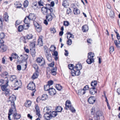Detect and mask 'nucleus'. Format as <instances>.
Listing matches in <instances>:
<instances>
[{"instance_id":"f257e3e1","label":"nucleus","mask_w":120,"mask_h":120,"mask_svg":"<svg viewBox=\"0 0 120 120\" xmlns=\"http://www.w3.org/2000/svg\"><path fill=\"white\" fill-rule=\"evenodd\" d=\"M48 10H49L50 12H52V1H51L50 4H47L46 5V7H43L41 9V11L43 14L46 15L48 13Z\"/></svg>"},{"instance_id":"f03ea898","label":"nucleus","mask_w":120,"mask_h":120,"mask_svg":"<svg viewBox=\"0 0 120 120\" xmlns=\"http://www.w3.org/2000/svg\"><path fill=\"white\" fill-rule=\"evenodd\" d=\"M44 111L45 112L44 114V117L45 120H50L52 118V112L49 111V109L47 107H45L44 109Z\"/></svg>"},{"instance_id":"7ed1b4c3","label":"nucleus","mask_w":120,"mask_h":120,"mask_svg":"<svg viewBox=\"0 0 120 120\" xmlns=\"http://www.w3.org/2000/svg\"><path fill=\"white\" fill-rule=\"evenodd\" d=\"M16 97L13 94L9 98V101L11 102V105L12 106V107L15 110L16 109L14 101L16 100Z\"/></svg>"},{"instance_id":"20e7f679","label":"nucleus","mask_w":120,"mask_h":120,"mask_svg":"<svg viewBox=\"0 0 120 120\" xmlns=\"http://www.w3.org/2000/svg\"><path fill=\"white\" fill-rule=\"evenodd\" d=\"M49 67L47 70V74L48 75H52V62L48 64Z\"/></svg>"},{"instance_id":"39448f33","label":"nucleus","mask_w":120,"mask_h":120,"mask_svg":"<svg viewBox=\"0 0 120 120\" xmlns=\"http://www.w3.org/2000/svg\"><path fill=\"white\" fill-rule=\"evenodd\" d=\"M28 57V55H21L18 60V62H22L26 61Z\"/></svg>"},{"instance_id":"423d86ee","label":"nucleus","mask_w":120,"mask_h":120,"mask_svg":"<svg viewBox=\"0 0 120 120\" xmlns=\"http://www.w3.org/2000/svg\"><path fill=\"white\" fill-rule=\"evenodd\" d=\"M44 89L45 90L48 91L50 95H52V86L50 88L47 84L44 86Z\"/></svg>"},{"instance_id":"0eeeda50","label":"nucleus","mask_w":120,"mask_h":120,"mask_svg":"<svg viewBox=\"0 0 120 120\" xmlns=\"http://www.w3.org/2000/svg\"><path fill=\"white\" fill-rule=\"evenodd\" d=\"M37 61L39 65L41 66L44 65L45 64L44 59L42 57L38 58L37 59Z\"/></svg>"},{"instance_id":"6e6552de","label":"nucleus","mask_w":120,"mask_h":120,"mask_svg":"<svg viewBox=\"0 0 120 120\" xmlns=\"http://www.w3.org/2000/svg\"><path fill=\"white\" fill-rule=\"evenodd\" d=\"M35 108L36 110V114L39 117L41 118V115L40 114V109L38 106L36 105L35 106Z\"/></svg>"},{"instance_id":"1a4fd4ad","label":"nucleus","mask_w":120,"mask_h":120,"mask_svg":"<svg viewBox=\"0 0 120 120\" xmlns=\"http://www.w3.org/2000/svg\"><path fill=\"white\" fill-rule=\"evenodd\" d=\"M27 87L28 89L32 90H35V85L33 82L30 83L27 86Z\"/></svg>"},{"instance_id":"9d476101","label":"nucleus","mask_w":120,"mask_h":120,"mask_svg":"<svg viewBox=\"0 0 120 120\" xmlns=\"http://www.w3.org/2000/svg\"><path fill=\"white\" fill-rule=\"evenodd\" d=\"M33 23L38 32H40L41 30V26L38 23L35 21H33Z\"/></svg>"},{"instance_id":"9b49d317","label":"nucleus","mask_w":120,"mask_h":120,"mask_svg":"<svg viewBox=\"0 0 120 120\" xmlns=\"http://www.w3.org/2000/svg\"><path fill=\"white\" fill-rule=\"evenodd\" d=\"M27 17L29 20L33 21L35 20L36 18L35 14L32 13H30Z\"/></svg>"},{"instance_id":"f8f14e48","label":"nucleus","mask_w":120,"mask_h":120,"mask_svg":"<svg viewBox=\"0 0 120 120\" xmlns=\"http://www.w3.org/2000/svg\"><path fill=\"white\" fill-rule=\"evenodd\" d=\"M71 74L72 76H74L75 75H79L80 74V71L78 70L75 71L74 70H72L71 71Z\"/></svg>"},{"instance_id":"ddd939ff","label":"nucleus","mask_w":120,"mask_h":120,"mask_svg":"<svg viewBox=\"0 0 120 120\" xmlns=\"http://www.w3.org/2000/svg\"><path fill=\"white\" fill-rule=\"evenodd\" d=\"M96 116L94 117L95 119L98 120L100 119V116L103 115V113L100 111H98L96 112Z\"/></svg>"},{"instance_id":"4468645a","label":"nucleus","mask_w":120,"mask_h":120,"mask_svg":"<svg viewBox=\"0 0 120 120\" xmlns=\"http://www.w3.org/2000/svg\"><path fill=\"white\" fill-rule=\"evenodd\" d=\"M27 16H26V17L25 18L24 22L25 23L26 26V29H28L29 27V25L28 24L29 22L30 21V20H29Z\"/></svg>"},{"instance_id":"2eb2a0df","label":"nucleus","mask_w":120,"mask_h":120,"mask_svg":"<svg viewBox=\"0 0 120 120\" xmlns=\"http://www.w3.org/2000/svg\"><path fill=\"white\" fill-rule=\"evenodd\" d=\"M13 117L12 118L13 119L18 120L20 118L21 115L20 114H17L16 112L13 114Z\"/></svg>"},{"instance_id":"dca6fc26","label":"nucleus","mask_w":120,"mask_h":120,"mask_svg":"<svg viewBox=\"0 0 120 120\" xmlns=\"http://www.w3.org/2000/svg\"><path fill=\"white\" fill-rule=\"evenodd\" d=\"M9 82V80L7 79L5 84V85L4 84L1 87L2 90L4 91L7 89L6 88L7 86L8 85V84Z\"/></svg>"},{"instance_id":"f3484780","label":"nucleus","mask_w":120,"mask_h":120,"mask_svg":"<svg viewBox=\"0 0 120 120\" xmlns=\"http://www.w3.org/2000/svg\"><path fill=\"white\" fill-rule=\"evenodd\" d=\"M42 37L41 36H39L38 40V44L39 46H41L43 45V43L42 41Z\"/></svg>"},{"instance_id":"a211bd4d","label":"nucleus","mask_w":120,"mask_h":120,"mask_svg":"<svg viewBox=\"0 0 120 120\" xmlns=\"http://www.w3.org/2000/svg\"><path fill=\"white\" fill-rule=\"evenodd\" d=\"M0 75L1 77L4 78H6L8 76V73L7 72L4 71L0 74Z\"/></svg>"},{"instance_id":"6ab92c4d","label":"nucleus","mask_w":120,"mask_h":120,"mask_svg":"<svg viewBox=\"0 0 120 120\" xmlns=\"http://www.w3.org/2000/svg\"><path fill=\"white\" fill-rule=\"evenodd\" d=\"M95 99L93 97H90L88 99V101L90 104H93L95 101Z\"/></svg>"},{"instance_id":"aec40b11","label":"nucleus","mask_w":120,"mask_h":120,"mask_svg":"<svg viewBox=\"0 0 120 120\" xmlns=\"http://www.w3.org/2000/svg\"><path fill=\"white\" fill-rule=\"evenodd\" d=\"M76 92L79 95H81L85 94L86 93V91L82 89H81L78 90V91H77Z\"/></svg>"},{"instance_id":"412c9836","label":"nucleus","mask_w":120,"mask_h":120,"mask_svg":"<svg viewBox=\"0 0 120 120\" xmlns=\"http://www.w3.org/2000/svg\"><path fill=\"white\" fill-rule=\"evenodd\" d=\"M0 48L1 49V51L3 52L5 51L7 49V46L3 44H1L0 46Z\"/></svg>"},{"instance_id":"4be33fe9","label":"nucleus","mask_w":120,"mask_h":120,"mask_svg":"<svg viewBox=\"0 0 120 120\" xmlns=\"http://www.w3.org/2000/svg\"><path fill=\"white\" fill-rule=\"evenodd\" d=\"M52 13L50 12L49 14L47 15L46 16V19L49 22L51 21L52 19V16L51 15Z\"/></svg>"},{"instance_id":"5701e85b","label":"nucleus","mask_w":120,"mask_h":120,"mask_svg":"<svg viewBox=\"0 0 120 120\" xmlns=\"http://www.w3.org/2000/svg\"><path fill=\"white\" fill-rule=\"evenodd\" d=\"M22 85V82L20 81H18L17 80H16V81L15 82L14 84V86L15 87L18 86L19 87Z\"/></svg>"},{"instance_id":"b1692460","label":"nucleus","mask_w":120,"mask_h":120,"mask_svg":"<svg viewBox=\"0 0 120 120\" xmlns=\"http://www.w3.org/2000/svg\"><path fill=\"white\" fill-rule=\"evenodd\" d=\"M9 16L8 13L7 12H5L4 15L3 16V20L6 22H8V21Z\"/></svg>"},{"instance_id":"393cba45","label":"nucleus","mask_w":120,"mask_h":120,"mask_svg":"<svg viewBox=\"0 0 120 120\" xmlns=\"http://www.w3.org/2000/svg\"><path fill=\"white\" fill-rule=\"evenodd\" d=\"M26 27L25 25H24L23 26L22 25H20L18 27V30L19 32H21L23 30V29H26Z\"/></svg>"},{"instance_id":"a878e982","label":"nucleus","mask_w":120,"mask_h":120,"mask_svg":"<svg viewBox=\"0 0 120 120\" xmlns=\"http://www.w3.org/2000/svg\"><path fill=\"white\" fill-rule=\"evenodd\" d=\"M46 55L48 61L49 62H51L52 60V58L50 54L49 53L45 54Z\"/></svg>"},{"instance_id":"bb28decb","label":"nucleus","mask_w":120,"mask_h":120,"mask_svg":"<svg viewBox=\"0 0 120 120\" xmlns=\"http://www.w3.org/2000/svg\"><path fill=\"white\" fill-rule=\"evenodd\" d=\"M65 105V109H67L68 107L70 106L71 105V101L68 100H67L66 101Z\"/></svg>"},{"instance_id":"cd10ccee","label":"nucleus","mask_w":120,"mask_h":120,"mask_svg":"<svg viewBox=\"0 0 120 120\" xmlns=\"http://www.w3.org/2000/svg\"><path fill=\"white\" fill-rule=\"evenodd\" d=\"M30 51L32 56H34L35 53V48H30Z\"/></svg>"},{"instance_id":"c85d7f7f","label":"nucleus","mask_w":120,"mask_h":120,"mask_svg":"<svg viewBox=\"0 0 120 120\" xmlns=\"http://www.w3.org/2000/svg\"><path fill=\"white\" fill-rule=\"evenodd\" d=\"M53 56H55L54 57V59L55 60L57 61L58 59V52L57 51H53Z\"/></svg>"},{"instance_id":"c756f323","label":"nucleus","mask_w":120,"mask_h":120,"mask_svg":"<svg viewBox=\"0 0 120 120\" xmlns=\"http://www.w3.org/2000/svg\"><path fill=\"white\" fill-rule=\"evenodd\" d=\"M82 65L80 64H78L75 67V68L77 71H80L82 69Z\"/></svg>"},{"instance_id":"7c9ffc66","label":"nucleus","mask_w":120,"mask_h":120,"mask_svg":"<svg viewBox=\"0 0 120 120\" xmlns=\"http://www.w3.org/2000/svg\"><path fill=\"white\" fill-rule=\"evenodd\" d=\"M88 30V27L86 25L83 26L82 27V30L84 32L87 31Z\"/></svg>"},{"instance_id":"2f4dec72","label":"nucleus","mask_w":120,"mask_h":120,"mask_svg":"<svg viewBox=\"0 0 120 120\" xmlns=\"http://www.w3.org/2000/svg\"><path fill=\"white\" fill-rule=\"evenodd\" d=\"M62 110V108L60 106H57L56 107L55 109V111L58 112H60Z\"/></svg>"},{"instance_id":"473e14b6","label":"nucleus","mask_w":120,"mask_h":120,"mask_svg":"<svg viewBox=\"0 0 120 120\" xmlns=\"http://www.w3.org/2000/svg\"><path fill=\"white\" fill-rule=\"evenodd\" d=\"M95 87L92 88L90 89V92L91 94L93 95L96 93V91H95Z\"/></svg>"},{"instance_id":"72a5a7b5","label":"nucleus","mask_w":120,"mask_h":120,"mask_svg":"<svg viewBox=\"0 0 120 120\" xmlns=\"http://www.w3.org/2000/svg\"><path fill=\"white\" fill-rule=\"evenodd\" d=\"M31 102L29 100H27L25 104V105L26 107H30L31 105Z\"/></svg>"},{"instance_id":"f704fd0d","label":"nucleus","mask_w":120,"mask_h":120,"mask_svg":"<svg viewBox=\"0 0 120 120\" xmlns=\"http://www.w3.org/2000/svg\"><path fill=\"white\" fill-rule=\"evenodd\" d=\"M36 42L35 39L34 40V42H31L30 44V48H35V43Z\"/></svg>"},{"instance_id":"c9c22d12","label":"nucleus","mask_w":120,"mask_h":120,"mask_svg":"<svg viewBox=\"0 0 120 120\" xmlns=\"http://www.w3.org/2000/svg\"><path fill=\"white\" fill-rule=\"evenodd\" d=\"M94 56V54L93 53L90 52L88 53V58H93Z\"/></svg>"},{"instance_id":"e433bc0d","label":"nucleus","mask_w":120,"mask_h":120,"mask_svg":"<svg viewBox=\"0 0 120 120\" xmlns=\"http://www.w3.org/2000/svg\"><path fill=\"white\" fill-rule=\"evenodd\" d=\"M67 34H68L67 37V39H68L70 38H74V36L72 34H71L69 32H67Z\"/></svg>"},{"instance_id":"4c0bfd02","label":"nucleus","mask_w":120,"mask_h":120,"mask_svg":"<svg viewBox=\"0 0 120 120\" xmlns=\"http://www.w3.org/2000/svg\"><path fill=\"white\" fill-rule=\"evenodd\" d=\"M56 89L59 90H60L62 89V86L59 84H56Z\"/></svg>"},{"instance_id":"58836bf2","label":"nucleus","mask_w":120,"mask_h":120,"mask_svg":"<svg viewBox=\"0 0 120 120\" xmlns=\"http://www.w3.org/2000/svg\"><path fill=\"white\" fill-rule=\"evenodd\" d=\"M48 98V96L46 94H44L41 98V100H45Z\"/></svg>"},{"instance_id":"ea45409f","label":"nucleus","mask_w":120,"mask_h":120,"mask_svg":"<svg viewBox=\"0 0 120 120\" xmlns=\"http://www.w3.org/2000/svg\"><path fill=\"white\" fill-rule=\"evenodd\" d=\"M93 58H88L87 59L86 62L88 64H91L94 61Z\"/></svg>"},{"instance_id":"a19ab883","label":"nucleus","mask_w":120,"mask_h":120,"mask_svg":"<svg viewBox=\"0 0 120 120\" xmlns=\"http://www.w3.org/2000/svg\"><path fill=\"white\" fill-rule=\"evenodd\" d=\"M73 11L74 14L75 15L78 14L80 13L79 10L77 8H74Z\"/></svg>"},{"instance_id":"79ce46f5","label":"nucleus","mask_w":120,"mask_h":120,"mask_svg":"<svg viewBox=\"0 0 120 120\" xmlns=\"http://www.w3.org/2000/svg\"><path fill=\"white\" fill-rule=\"evenodd\" d=\"M97 84V82L96 81H94V82L92 81L91 83V86L93 87H95Z\"/></svg>"},{"instance_id":"37998d69","label":"nucleus","mask_w":120,"mask_h":120,"mask_svg":"<svg viewBox=\"0 0 120 120\" xmlns=\"http://www.w3.org/2000/svg\"><path fill=\"white\" fill-rule=\"evenodd\" d=\"M69 108L73 113H74L75 112V110L74 109L73 107L71 105L68 107V109Z\"/></svg>"},{"instance_id":"c03bdc74","label":"nucleus","mask_w":120,"mask_h":120,"mask_svg":"<svg viewBox=\"0 0 120 120\" xmlns=\"http://www.w3.org/2000/svg\"><path fill=\"white\" fill-rule=\"evenodd\" d=\"M71 13L72 11L71 10L70 8L67 9L66 15H70L71 14Z\"/></svg>"},{"instance_id":"a18cd8bd","label":"nucleus","mask_w":120,"mask_h":120,"mask_svg":"<svg viewBox=\"0 0 120 120\" xmlns=\"http://www.w3.org/2000/svg\"><path fill=\"white\" fill-rule=\"evenodd\" d=\"M110 17L112 18H114L115 16L114 13L113 11L111 10L109 13Z\"/></svg>"},{"instance_id":"49530a36","label":"nucleus","mask_w":120,"mask_h":120,"mask_svg":"<svg viewBox=\"0 0 120 120\" xmlns=\"http://www.w3.org/2000/svg\"><path fill=\"white\" fill-rule=\"evenodd\" d=\"M11 56L12 58L14 59H18V55L15 53H12L11 55Z\"/></svg>"},{"instance_id":"de8ad7c7","label":"nucleus","mask_w":120,"mask_h":120,"mask_svg":"<svg viewBox=\"0 0 120 120\" xmlns=\"http://www.w3.org/2000/svg\"><path fill=\"white\" fill-rule=\"evenodd\" d=\"M28 5V2L27 0H25L24 2L23 5L24 7L26 8L27 7Z\"/></svg>"},{"instance_id":"09e8293b","label":"nucleus","mask_w":120,"mask_h":120,"mask_svg":"<svg viewBox=\"0 0 120 120\" xmlns=\"http://www.w3.org/2000/svg\"><path fill=\"white\" fill-rule=\"evenodd\" d=\"M44 49L45 52L46 53V54H47L49 52V50L48 49L47 47L46 46L44 47Z\"/></svg>"},{"instance_id":"8fccbe9b","label":"nucleus","mask_w":120,"mask_h":120,"mask_svg":"<svg viewBox=\"0 0 120 120\" xmlns=\"http://www.w3.org/2000/svg\"><path fill=\"white\" fill-rule=\"evenodd\" d=\"M16 78V77L14 75H13L10 77V79L11 81H13Z\"/></svg>"},{"instance_id":"3c124183","label":"nucleus","mask_w":120,"mask_h":120,"mask_svg":"<svg viewBox=\"0 0 120 120\" xmlns=\"http://www.w3.org/2000/svg\"><path fill=\"white\" fill-rule=\"evenodd\" d=\"M26 37L28 39H30L32 38L33 35L31 34H29L26 36Z\"/></svg>"},{"instance_id":"603ef678","label":"nucleus","mask_w":120,"mask_h":120,"mask_svg":"<svg viewBox=\"0 0 120 120\" xmlns=\"http://www.w3.org/2000/svg\"><path fill=\"white\" fill-rule=\"evenodd\" d=\"M95 111V108L94 107H93L91 110V114L92 115H94Z\"/></svg>"},{"instance_id":"864d4df0","label":"nucleus","mask_w":120,"mask_h":120,"mask_svg":"<svg viewBox=\"0 0 120 120\" xmlns=\"http://www.w3.org/2000/svg\"><path fill=\"white\" fill-rule=\"evenodd\" d=\"M68 67L69 69H70L71 70L74 69L73 68H74V66L73 64H69L68 65Z\"/></svg>"},{"instance_id":"5fc2aeb1","label":"nucleus","mask_w":120,"mask_h":120,"mask_svg":"<svg viewBox=\"0 0 120 120\" xmlns=\"http://www.w3.org/2000/svg\"><path fill=\"white\" fill-rule=\"evenodd\" d=\"M67 0H65L62 3V5L64 7H66L67 6Z\"/></svg>"},{"instance_id":"6e6d98bb","label":"nucleus","mask_w":120,"mask_h":120,"mask_svg":"<svg viewBox=\"0 0 120 120\" xmlns=\"http://www.w3.org/2000/svg\"><path fill=\"white\" fill-rule=\"evenodd\" d=\"M72 41L71 40L68 39V40L67 41V43L68 45H70L72 44Z\"/></svg>"},{"instance_id":"4d7b16f0","label":"nucleus","mask_w":120,"mask_h":120,"mask_svg":"<svg viewBox=\"0 0 120 120\" xmlns=\"http://www.w3.org/2000/svg\"><path fill=\"white\" fill-rule=\"evenodd\" d=\"M57 70L56 67L53 68V75H55L56 74V71Z\"/></svg>"},{"instance_id":"13d9d810","label":"nucleus","mask_w":120,"mask_h":120,"mask_svg":"<svg viewBox=\"0 0 120 120\" xmlns=\"http://www.w3.org/2000/svg\"><path fill=\"white\" fill-rule=\"evenodd\" d=\"M47 85L50 87V86L52 85V80H51L48 81L47 82Z\"/></svg>"},{"instance_id":"bf43d9fd","label":"nucleus","mask_w":120,"mask_h":120,"mask_svg":"<svg viewBox=\"0 0 120 120\" xmlns=\"http://www.w3.org/2000/svg\"><path fill=\"white\" fill-rule=\"evenodd\" d=\"M38 77V75L36 72L35 73L32 75L33 78L34 79L37 78Z\"/></svg>"},{"instance_id":"052dcab7","label":"nucleus","mask_w":120,"mask_h":120,"mask_svg":"<svg viewBox=\"0 0 120 120\" xmlns=\"http://www.w3.org/2000/svg\"><path fill=\"white\" fill-rule=\"evenodd\" d=\"M5 36V35L4 33H0V39H3Z\"/></svg>"},{"instance_id":"680f3d73","label":"nucleus","mask_w":120,"mask_h":120,"mask_svg":"<svg viewBox=\"0 0 120 120\" xmlns=\"http://www.w3.org/2000/svg\"><path fill=\"white\" fill-rule=\"evenodd\" d=\"M4 91H5V95L6 96H8L9 94L10 90H9L7 89Z\"/></svg>"},{"instance_id":"e2e57ef3","label":"nucleus","mask_w":120,"mask_h":120,"mask_svg":"<svg viewBox=\"0 0 120 120\" xmlns=\"http://www.w3.org/2000/svg\"><path fill=\"white\" fill-rule=\"evenodd\" d=\"M109 52L110 53L112 52L114 50V48L113 46H112L110 47L109 49Z\"/></svg>"},{"instance_id":"0e129e2a","label":"nucleus","mask_w":120,"mask_h":120,"mask_svg":"<svg viewBox=\"0 0 120 120\" xmlns=\"http://www.w3.org/2000/svg\"><path fill=\"white\" fill-rule=\"evenodd\" d=\"M114 42L115 44L116 45V46L118 47H119V45H120V44L119 43H118L116 40H115L114 41Z\"/></svg>"},{"instance_id":"69168bd1","label":"nucleus","mask_w":120,"mask_h":120,"mask_svg":"<svg viewBox=\"0 0 120 120\" xmlns=\"http://www.w3.org/2000/svg\"><path fill=\"white\" fill-rule=\"evenodd\" d=\"M69 23L68 21H64V25L65 26H68L69 25Z\"/></svg>"},{"instance_id":"338daca9","label":"nucleus","mask_w":120,"mask_h":120,"mask_svg":"<svg viewBox=\"0 0 120 120\" xmlns=\"http://www.w3.org/2000/svg\"><path fill=\"white\" fill-rule=\"evenodd\" d=\"M4 81L3 79H0V86H2L4 84Z\"/></svg>"},{"instance_id":"774afa93","label":"nucleus","mask_w":120,"mask_h":120,"mask_svg":"<svg viewBox=\"0 0 120 120\" xmlns=\"http://www.w3.org/2000/svg\"><path fill=\"white\" fill-rule=\"evenodd\" d=\"M89 89V86L86 85L82 89L83 90L85 91L86 90H88Z\"/></svg>"}]
</instances>
